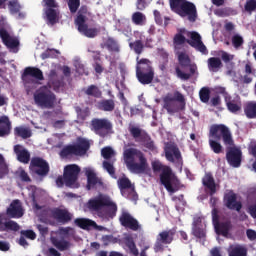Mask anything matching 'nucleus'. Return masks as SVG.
<instances>
[{
    "label": "nucleus",
    "mask_w": 256,
    "mask_h": 256,
    "mask_svg": "<svg viewBox=\"0 0 256 256\" xmlns=\"http://www.w3.org/2000/svg\"><path fill=\"white\" fill-rule=\"evenodd\" d=\"M14 135L15 137H21L22 139H29L31 137V129L23 127V126H17L14 128Z\"/></svg>",
    "instance_id": "37998d69"
},
{
    "label": "nucleus",
    "mask_w": 256,
    "mask_h": 256,
    "mask_svg": "<svg viewBox=\"0 0 256 256\" xmlns=\"http://www.w3.org/2000/svg\"><path fill=\"white\" fill-rule=\"evenodd\" d=\"M192 235L196 237L197 239H205L207 237V232L203 228V226L200 227H192Z\"/></svg>",
    "instance_id": "6e6d98bb"
},
{
    "label": "nucleus",
    "mask_w": 256,
    "mask_h": 256,
    "mask_svg": "<svg viewBox=\"0 0 256 256\" xmlns=\"http://www.w3.org/2000/svg\"><path fill=\"white\" fill-rule=\"evenodd\" d=\"M34 101L38 107L53 109L57 101V96H55V93H53L47 86H42L34 93Z\"/></svg>",
    "instance_id": "39448f33"
},
{
    "label": "nucleus",
    "mask_w": 256,
    "mask_h": 256,
    "mask_svg": "<svg viewBox=\"0 0 256 256\" xmlns=\"http://www.w3.org/2000/svg\"><path fill=\"white\" fill-rule=\"evenodd\" d=\"M191 40H187V43L190 44L191 47L196 49V51H199L203 55H207L209 51L207 50V46L203 44V41L201 40V35L197 32H192L190 35Z\"/></svg>",
    "instance_id": "a211bd4d"
},
{
    "label": "nucleus",
    "mask_w": 256,
    "mask_h": 256,
    "mask_svg": "<svg viewBox=\"0 0 256 256\" xmlns=\"http://www.w3.org/2000/svg\"><path fill=\"white\" fill-rule=\"evenodd\" d=\"M209 137H212L215 141H223L224 145L233 147L235 142L229 128L223 124H214L210 127Z\"/></svg>",
    "instance_id": "423d86ee"
},
{
    "label": "nucleus",
    "mask_w": 256,
    "mask_h": 256,
    "mask_svg": "<svg viewBox=\"0 0 256 256\" xmlns=\"http://www.w3.org/2000/svg\"><path fill=\"white\" fill-rule=\"evenodd\" d=\"M244 10L250 15L253 11H256V0H248L244 5Z\"/></svg>",
    "instance_id": "69168bd1"
},
{
    "label": "nucleus",
    "mask_w": 256,
    "mask_h": 256,
    "mask_svg": "<svg viewBox=\"0 0 256 256\" xmlns=\"http://www.w3.org/2000/svg\"><path fill=\"white\" fill-rule=\"evenodd\" d=\"M228 256H247V248L242 245L232 246L228 251Z\"/></svg>",
    "instance_id": "a18cd8bd"
},
{
    "label": "nucleus",
    "mask_w": 256,
    "mask_h": 256,
    "mask_svg": "<svg viewBox=\"0 0 256 256\" xmlns=\"http://www.w3.org/2000/svg\"><path fill=\"white\" fill-rule=\"evenodd\" d=\"M99 109L107 112L115 111V101L113 99L102 100L99 103Z\"/></svg>",
    "instance_id": "de8ad7c7"
},
{
    "label": "nucleus",
    "mask_w": 256,
    "mask_h": 256,
    "mask_svg": "<svg viewBox=\"0 0 256 256\" xmlns=\"http://www.w3.org/2000/svg\"><path fill=\"white\" fill-rule=\"evenodd\" d=\"M82 91L87 97H93V99H101L103 92L98 88L97 85L91 84L87 88H83Z\"/></svg>",
    "instance_id": "f704fd0d"
},
{
    "label": "nucleus",
    "mask_w": 256,
    "mask_h": 256,
    "mask_svg": "<svg viewBox=\"0 0 256 256\" xmlns=\"http://www.w3.org/2000/svg\"><path fill=\"white\" fill-rule=\"evenodd\" d=\"M0 39L12 53H19V38L9 34V24L5 20H0Z\"/></svg>",
    "instance_id": "0eeeda50"
},
{
    "label": "nucleus",
    "mask_w": 256,
    "mask_h": 256,
    "mask_svg": "<svg viewBox=\"0 0 256 256\" xmlns=\"http://www.w3.org/2000/svg\"><path fill=\"white\" fill-rule=\"evenodd\" d=\"M226 107L230 113H239L241 110V100L233 99L231 96L225 99Z\"/></svg>",
    "instance_id": "c9c22d12"
},
{
    "label": "nucleus",
    "mask_w": 256,
    "mask_h": 256,
    "mask_svg": "<svg viewBox=\"0 0 256 256\" xmlns=\"http://www.w3.org/2000/svg\"><path fill=\"white\" fill-rule=\"evenodd\" d=\"M165 157L167 161H183L181 150L174 143L168 144L165 147Z\"/></svg>",
    "instance_id": "aec40b11"
},
{
    "label": "nucleus",
    "mask_w": 256,
    "mask_h": 256,
    "mask_svg": "<svg viewBox=\"0 0 256 256\" xmlns=\"http://www.w3.org/2000/svg\"><path fill=\"white\" fill-rule=\"evenodd\" d=\"M125 164L127 169L131 171V173H136L137 175H141L149 171V164L147 163V161H126Z\"/></svg>",
    "instance_id": "6ab92c4d"
},
{
    "label": "nucleus",
    "mask_w": 256,
    "mask_h": 256,
    "mask_svg": "<svg viewBox=\"0 0 256 256\" xmlns=\"http://www.w3.org/2000/svg\"><path fill=\"white\" fill-rule=\"evenodd\" d=\"M152 170L155 175L160 173V183L165 187V189L169 193H175V188H173V170L171 167L164 165L160 161H153L152 162Z\"/></svg>",
    "instance_id": "7ed1b4c3"
},
{
    "label": "nucleus",
    "mask_w": 256,
    "mask_h": 256,
    "mask_svg": "<svg viewBox=\"0 0 256 256\" xmlns=\"http://www.w3.org/2000/svg\"><path fill=\"white\" fill-rule=\"evenodd\" d=\"M29 169L31 173L39 175V177H47L49 175V163L47 161H31Z\"/></svg>",
    "instance_id": "dca6fc26"
},
{
    "label": "nucleus",
    "mask_w": 256,
    "mask_h": 256,
    "mask_svg": "<svg viewBox=\"0 0 256 256\" xmlns=\"http://www.w3.org/2000/svg\"><path fill=\"white\" fill-rule=\"evenodd\" d=\"M6 213L8 217H12V219H19L23 217V208L21 207V202L19 200H14L10 204L9 208H7Z\"/></svg>",
    "instance_id": "a878e982"
},
{
    "label": "nucleus",
    "mask_w": 256,
    "mask_h": 256,
    "mask_svg": "<svg viewBox=\"0 0 256 256\" xmlns=\"http://www.w3.org/2000/svg\"><path fill=\"white\" fill-rule=\"evenodd\" d=\"M13 153L17 161H31V152L21 144L13 146Z\"/></svg>",
    "instance_id": "393cba45"
},
{
    "label": "nucleus",
    "mask_w": 256,
    "mask_h": 256,
    "mask_svg": "<svg viewBox=\"0 0 256 256\" xmlns=\"http://www.w3.org/2000/svg\"><path fill=\"white\" fill-rule=\"evenodd\" d=\"M163 103V107L167 110V113H169V115L179 113V111H185V107L187 105L185 101V96L179 91H175L173 94L168 93L164 97Z\"/></svg>",
    "instance_id": "20e7f679"
},
{
    "label": "nucleus",
    "mask_w": 256,
    "mask_h": 256,
    "mask_svg": "<svg viewBox=\"0 0 256 256\" xmlns=\"http://www.w3.org/2000/svg\"><path fill=\"white\" fill-rule=\"evenodd\" d=\"M200 101H202V103H209V99L211 97V91H209L208 88H202L200 90Z\"/></svg>",
    "instance_id": "680f3d73"
},
{
    "label": "nucleus",
    "mask_w": 256,
    "mask_h": 256,
    "mask_svg": "<svg viewBox=\"0 0 256 256\" xmlns=\"http://www.w3.org/2000/svg\"><path fill=\"white\" fill-rule=\"evenodd\" d=\"M59 234L62 235V237H69V235H74L75 230L71 227H62L59 229Z\"/></svg>",
    "instance_id": "774afa93"
},
{
    "label": "nucleus",
    "mask_w": 256,
    "mask_h": 256,
    "mask_svg": "<svg viewBox=\"0 0 256 256\" xmlns=\"http://www.w3.org/2000/svg\"><path fill=\"white\" fill-rule=\"evenodd\" d=\"M79 173H81V168L75 164L67 165L64 168V180L66 187H79Z\"/></svg>",
    "instance_id": "ddd939ff"
},
{
    "label": "nucleus",
    "mask_w": 256,
    "mask_h": 256,
    "mask_svg": "<svg viewBox=\"0 0 256 256\" xmlns=\"http://www.w3.org/2000/svg\"><path fill=\"white\" fill-rule=\"evenodd\" d=\"M214 229L217 235H222V237H228L229 231L233 229V224H231V221L220 222L214 226Z\"/></svg>",
    "instance_id": "c756f323"
},
{
    "label": "nucleus",
    "mask_w": 256,
    "mask_h": 256,
    "mask_svg": "<svg viewBox=\"0 0 256 256\" xmlns=\"http://www.w3.org/2000/svg\"><path fill=\"white\" fill-rule=\"evenodd\" d=\"M173 12L180 15V17H188L191 23L197 21V7L187 0L180 4Z\"/></svg>",
    "instance_id": "f8f14e48"
},
{
    "label": "nucleus",
    "mask_w": 256,
    "mask_h": 256,
    "mask_svg": "<svg viewBox=\"0 0 256 256\" xmlns=\"http://www.w3.org/2000/svg\"><path fill=\"white\" fill-rule=\"evenodd\" d=\"M202 185H204L205 191L206 193L208 192V195H210V197H213V195L217 193V184L215 183V178H213V174L206 173L202 178Z\"/></svg>",
    "instance_id": "412c9836"
},
{
    "label": "nucleus",
    "mask_w": 256,
    "mask_h": 256,
    "mask_svg": "<svg viewBox=\"0 0 256 256\" xmlns=\"http://www.w3.org/2000/svg\"><path fill=\"white\" fill-rule=\"evenodd\" d=\"M88 12L87 6H81L78 10V15L75 19V25H79L81 23H87V16H85Z\"/></svg>",
    "instance_id": "3c124183"
},
{
    "label": "nucleus",
    "mask_w": 256,
    "mask_h": 256,
    "mask_svg": "<svg viewBox=\"0 0 256 256\" xmlns=\"http://www.w3.org/2000/svg\"><path fill=\"white\" fill-rule=\"evenodd\" d=\"M209 145L216 154L223 153V146L216 140H209Z\"/></svg>",
    "instance_id": "e2e57ef3"
},
{
    "label": "nucleus",
    "mask_w": 256,
    "mask_h": 256,
    "mask_svg": "<svg viewBox=\"0 0 256 256\" xmlns=\"http://www.w3.org/2000/svg\"><path fill=\"white\" fill-rule=\"evenodd\" d=\"M244 73L245 75L242 78L244 85H249L250 83H253V77H255L256 75V69L253 68L251 62L245 64Z\"/></svg>",
    "instance_id": "7c9ffc66"
},
{
    "label": "nucleus",
    "mask_w": 256,
    "mask_h": 256,
    "mask_svg": "<svg viewBox=\"0 0 256 256\" xmlns=\"http://www.w3.org/2000/svg\"><path fill=\"white\" fill-rule=\"evenodd\" d=\"M101 155L106 161H111L115 160V157H117V152H115L111 146H106L101 149Z\"/></svg>",
    "instance_id": "49530a36"
},
{
    "label": "nucleus",
    "mask_w": 256,
    "mask_h": 256,
    "mask_svg": "<svg viewBox=\"0 0 256 256\" xmlns=\"http://www.w3.org/2000/svg\"><path fill=\"white\" fill-rule=\"evenodd\" d=\"M84 173L87 179V191H91V189H95V187H104L105 183H103V179L97 176L95 170L92 168H85Z\"/></svg>",
    "instance_id": "2eb2a0df"
},
{
    "label": "nucleus",
    "mask_w": 256,
    "mask_h": 256,
    "mask_svg": "<svg viewBox=\"0 0 256 256\" xmlns=\"http://www.w3.org/2000/svg\"><path fill=\"white\" fill-rule=\"evenodd\" d=\"M46 21L49 25H55L59 23V12L55 8L45 9Z\"/></svg>",
    "instance_id": "4c0bfd02"
},
{
    "label": "nucleus",
    "mask_w": 256,
    "mask_h": 256,
    "mask_svg": "<svg viewBox=\"0 0 256 256\" xmlns=\"http://www.w3.org/2000/svg\"><path fill=\"white\" fill-rule=\"evenodd\" d=\"M51 243L58 249V251H67L71 247V243L67 240H60L59 238L52 237Z\"/></svg>",
    "instance_id": "a19ab883"
},
{
    "label": "nucleus",
    "mask_w": 256,
    "mask_h": 256,
    "mask_svg": "<svg viewBox=\"0 0 256 256\" xmlns=\"http://www.w3.org/2000/svg\"><path fill=\"white\" fill-rule=\"evenodd\" d=\"M91 149V142L87 138H77L76 144H69L62 148L60 151V157L62 159H67L75 155V157H85L87 152Z\"/></svg>",
    "instance_id": "f03ea898"
},
{
    "label": "nucleus",
    "mask_w": 256,
    "mask_h": 256,
    "mask_svg": "<svg viewBox=\"0 0 256 256\" xmlns=\"http://www.w3.org/2000/svg\"><path fill=\"white\" fill-rule=\"evenodd\" d=\"M22 80L25 85H35L37 81H45L43 71L37 67L28 66L22 73Z\"/></svg>",
    "instance_id": "9b49d317"
},
{
    "label": "nucleus",
    "mask_w": 256,
    "mask_h": 256,
    "mask_svg": "<svg viewBox=\"0 0 256 256\" xmlns=\"http://www.w3.org/2000/svg\"><path fill=\"white\" fill-rule=\"evenodd\" d=\"M243 43H245L243 36L239 34H235L232 36V45L234 49H241V47H243Z\"/></svg>",
    "instance_id": "13d9d810"
},
{
    "label": "nucleus",
    "mask_w": 256,
    "mask_h": 256,
    "mask_svg": "<svg viewBox=\"0 0 256 256\" xmlns=\"http://www.w3.org/2000/svg\"><path fill=\"white\" fill-rule=\"evenodd\" d=\"M8 9L11 15H17L21 11V4L17 0H11L8 3Z\"/></svg>",
    "instance_id": "5fc2aeb1"
},
{
    "label": "nucleus",
    "mask_w": 256,
    "mask_h": 256,
    "mask_svg": "<svg viewBox=\"0 0 256 256\" xmlns=\"http://www.w3.org/2000/svg\"><path fill=\"white\" fill-rule=\"evenodd\" d=\"M119 222L122 227L130 229L131 231H141V224L129 212H122L119 217Z\"/></svg>",
    "instance_id": "4468645a"
},
{
    "label": "nucleus",
    "mask_w": 256,
    "mask_h": 256,
    "mask_svg": "<svg viewBox=\"0 0 256 256\" xmlns=\"http://www.w3.org/2000/svg\"><path fill=\"white\" fill-rule=\"evenodd\" d=\"M19 229V224L17 222L10 220L8 222H3L0 220V232L3 233L5 231H17Z\"/></svg>",
    "instance_id": "79ce46f5"
},
{
    "label": "nucleus",
    "mask_w": 256,
    "mask_h": 256,
    "mask_svg": "<svg viewBox=\"0 0 256 256\" xmlns=\"http://www.w3.org/2000/svg\"><path fill=\"white\" fill-rule=\"evenodd\" d=\"M128 131L135 141L140 139V141L144 143V146L146 149H149V151H155L157 149V147H155V142L151 140V136H149L145 130H142L137 126H130Z\"/></svg>",
    "instance_id": "1a4fd4ad"
},
{
    "label": "nucleus",
    "mask_w": 256,
    "mask_h": 256,
    "mask_svg": "<svg viewBox=\"0 0 256 256\" xmlns=\"http://www.w3.org/2000/svg\"><path fill=\"white\" fill-rule=\"evenodd\" d=\"M117 183L122 195L126 189H131V180L127 177L119 178Z\"/></svg>",
    "instance_id": "603ef678"
},
{
    "label": "nucleus",
    "mask_w": 256,
    "mask_h": 256,
    "mask_svg": "<svg viewBox=\"0 0 256 256\" xmlns=\"http://www.w3.org/2000/svg\"><path fill=\"white\" fill-rule=\"evenodd\" d=\"M104 47H106V49L110 51V53H119V51H121L119 42H117V40L112 37L107 38L106 42L104 43Z\"/></svg>",
    "instance_id": "ea45409f"
},
{
    "label": "nucleus",
    "mask_w": 256,
    "mask_h": 256,
    "mask_svg": "<svg viewBox=\"0 0 256 256\" xmlns=\"http://www.w3.org/2000/svg\"><path fill=\"white\" fill-rule=\"evenodd\" d=\"M78 27L79 33L84 35V37H87L88 39H95L97 35H99V29L98 28H89V25H87L86 22H82L80 24H76Z\"/></svg>",
    "instance_id": "bb28decb"
},
{
    "label": "nucleus",
    "mask_w": 256,
    "mask_h": 256,
    "mask_svg": "<svg viewBox=\"0 0 256 256\" xmlns=\"http://www.w3.org/2000/svg\"><path fill=\"white\" fill-rule=\"evenodd\" d=\"M242 157H243V152H241V149L237 147L228 148L226 153L227 161H241Z\"/></svg>",
    "instance_id": "e433bc0d"
},
{
    "label": "nucleus",
    "mask_w": 256,
    "mask_h": 256,
    "mask_svg": "<svg viewBox=\"0 0 256 256\" xmlns=\"http://www.w3.org/2000/svg\"><path fill=\"white\" fill-rule=\"evenodd\" d=\"M244 113L248 119H256V102H248L244 106Z\"/></svg>",
    "instance_id": "c03bdc74"
},
{
    "label": "nucleus",
    "mask_w": 256,
    "mask_h": 256,
    "mask_svg": "<svg viewBox=\"0 0 256 256\" xmlns=\"http://www.w3.org/2000/svg\"><path fill=\"white\" fill-rule=\"evenodd\" d=\"M9 175V165L5 161H0V179Z\"/></svg>",
    "instance_id": "338daca9"
},
{
    "label": "nucleus",
    "mask_w": 256,
    "mask_h": 256,
    "mask_svg": "<svg viewBox=\"0 0 256 256\" xmlns=\"http://www.w3.org/2000/svg\"><path fill=\"white\" fill-rule=\"evenodd\" d=\"M145 72V71H155V69H153V63L151 62V60L147 59V58H139V56H137L136 58V72Z\"/></svg>",
    "instance_id": "cd10ccee"
},
{
    "label": "nucleus",
    "mask_w": 256,
    "mask_h": 256,
    "mask_svg": "<svg viewBox=\"0 0 256 256\" xmlns=\"http://www.w3.org/2000/svg\"><path fill=\"white\" fill-rule=\"evenodd\" d=\"M103 169H105V171H107V173L110 175V177H112L113 179H117V174H115V166L113 165V162L104 161Z\"/></svg>",
    "instance_id": "864d4df0"
},
{
    "label": "nucleus",
    "mask_w": 256,
    "mask_h": 256,
    "mask_svg": "<svg viewBox=\"0 0 256 256\" xmlns=\"http://www.w3.org/2000/svg\"><path fill=\"white\" fill-rule=\"evenodd\" d=\"M61 85H63V82L61 81V79H59L57 70H50L48 74V83L45 87H47L48 89H53L54 91H59V89H61Z\"/></svg>",
    "instance_id": "b1692460"
},
{
    "label": "nucleus",
    "mask_w": 256,
    "mask_h": 256,
    "mask_svg": "<svg viewBox=\"0 0 256 256\" xmlns=\"http://www.w3.org/2000/svg\"><path fill=\"white\" fill-rule=\"evenodd\" d=\"M74 67L76 69V73H79L80 75H86L88 76L89 75V69H87L85 67V64L79 62V61H76L74 63Z\"/></svg>",
    "instance_id": "bf43d9fd"
},
{
    "label": "nucleus",
    "mask_w": 256,
    "mask_h": 256,
    "mask_svg": "<svg viewBox=\"0 0 256 256\" xmlns=\"http://www.w3.org/2000/svg\"><path fill=\"white\" fill-rule=\"evenodd\" d=\"M207 67L210 73H218L220 69H223V61L219 57H210L207 60Z\"/></svg>",
    "instance_id": "2f4dec72"
},
{
    "label": "nucleus",
    "mask_w": 256,
    "mask_h": 256,
    "mask_svg": "<svg viewBox=\"0 0 256 256\" xmlns=\"http://www.w3.org/2000/svg\"><path fill=\"white\" fill-rule=\"evenodd\" d=\"M90 129L95 135L105 138L113 132V123L107 118H94L90 122Z\"/></svg>",
    "instance_id": "6e6552de"
},
{
    "label": "nucleus",
    "mask_w": 256,
    "mask_h": 256,
    "mask_svg": "<svg viewBox=\"0 0 256 256\" xmlns=\"http://www.w3.org/2000/svg\"><path fill=\"white\" fill-rule=\"evenodd\" d=\"M80 6L81 0H68V7L70 13H75L76 11H78Z\"/></svg>",
    "instance_id": "0e129e2a"
},
{
    "label": "nucleus",
    "mask_w": 256,
    "mask_h": 256,
    "mask_svg": "<svg viewBox=\"0 0 256 256\" xmlns=\"http://www.w3.org/2000/svg\"><path fill=\"white\" fill-rule=\"evenodd\" d=\"M175 233H177V230L175 228L160 232L154 244L155 253L164 251L165 247L163 245H171L173 243V240L175 239Z\"/></svg>",
    "instance_id": "9d476101"
},
{
    "label": "nucleus",
    "mask_w": 256,
    "mask_h": 256,
    "mask_svg": "<svg viewBox=\"0 0 256 256\" xmlns=\"http://www.w3.org/2000/svg\"><path fill=\"white\" fill-rule=\"evenodd\" d=\"M87 207L91 213H95L100 219H113L117 215V204L109 196L99 195L90 199Z\"/></svg>",
    "instance_id": "f257e3e1"
},
{
    "label": "nucleus",
    "mask_w": 256,
    "mask_h": 256,
    "mask_svg": "<svg viewBox=\"0 0 256 256\" xmlns=\"http://www.w3.org/2000/svg\"><path fill=\"white\" fill-rule=\"evenodd\" d=\"M11 135V121L8 116L0 117V137Z\"/></svg>",
    "instance_id": "72a5a7b5"
},
{
    "label": "nucleus",
    "mask_w": 256,
    "mask_h": 256,
    "mask_svg": "<svg viewBox=\"0 0 256 256\" xmlns=\"http://www.w3.org/2000/svg\"><path fill=\"white\" fill-rule=\"evenodd\" d=\"M54 219L62 223L63 225L69 223L73 219V214L67 209L56 208L52 211Z\"/></svg>",
    "instance_id": "4be33fe9"
},
{
    "label": "nucleus",
    "mask_w": 256,
    "mask_h": 256,
    "mask_svg": "<svg viewBox=\"0 0 256 256\" xmlns=\"http://www.w3.org/2000/svg\"><path fill=\"white\" fill-rule=\"evenodd\" d=\"M125 245L128 247L130 253L134 256H139V249H137V245L135 244V240L133 237L128 236L125 238Z\"/></svg>",
    "instance_id": "8fccbe9b"
},
{
    "label": "nucleus",
    "mask_w": 256,
    "mask_h": 256,
    "mask_svg": "<svg viewBox=\"0 0 256 256\" xmlns=\"http://www.w3.org/2000/svg\"><path fill=\"white\" fill-rule=\"evenodd\" d=\"M224 203L227 209L231 211H241L243 209V204L237 201V194L235 192L230 191L224 195Z\"/></svg>",
    "instance_id": "f3484780"
},
{
    "label": "nucleus",
    "mask_w": 256,
    "mask_h": 256,
    "mask_svg": "<svg viewBox=\"0 0 256 256\" xmlns=\"http://www.w3.org/2000/svg\"><path fill=\"white\" fill-rule=\"evenodd\" d=\"M178 61L181 67H189L191 65V59L185 52H181L178 55Z\"/></svg>",
    "instance_id": "4d7b16f0"
},
{
    "label": "nucleus",
    "mask_w": 256,
    "mask_h": 256,
    "mask_svg": "<svg viewBox=\"0 0 256 256\" xmlns=\"http://www.w3.org/2000/svg\"><path fill=\"white\" fill-rule=\"evenodd\" d=\"M74 224L76 225V227L84 229L85 231H89V229L97 227V223L95 221L87 218H76L74 220Z\"/></svg>",
    "instance_id": "473e14b6"
},
{
    "label": "nucleus",
    "mask_w": 256,
    "mask_h": 256,
    "mask_svg": "<svg viewBox=\"0 0 256 256\" xmlns=\"http://www.w3.org/2000/svg\"><path fill=\"white\" fill-rule=\"evenodd\" d=\"M131 51L136 55H141L145 51V44L143 43V38L140 36V39L135 40L134 42L129 43Z\"/></svg>",
    "instance_id": "58836bf2"
},
{
    "label": "nucleus",
    "mask_w": 256,
    "mask_h": 256,
    "mask_svg": "<svg viewBox=\"0 0 256 256\" xmlns=\"http://www.w3.org/2000/svg\"><path fill=\"white\" fill-rule=\"evenodd\" d=\"M57 55H59L58 50L47 49L46 51H44L41 54V59H43V60H45V59H55V57H57Z\"/></svg>",
    "instance_id": "052dcab7"
},
{
    "label": "nucleus",
    "mask_w": 256,
    "mask_h": 256,
    "mask_svg": "<svg viewBox=\"0 0 256 256\" xmlns=\"http://www.w3.org/2000/svg\"><path fill=\"white\" fill-rule=\"evenodd\" d=\"M136 77L141 85H150L155 79V71L136 72Z\"/></svg>",
    "instance_id": "c85d7f7f"
},
{
    "label": "nucleus",
    "mask_w": 256,
    "mask_h": 256,
    "mask_svg": "<svg viewBox=\"0 0 256 256\" xmlns=\"http://www.w3.org/2000/svg\"><path fill=\"white\" fill-rule=\"evenodd\" d=\"M123 157L125 161H135L137 159L138 161H147L143 152L137 148L125 149L123 152Z\"/></svg>",
    "instance_id": "5701e85b"
},
{
    "label": "nucleus",
    "mask_w": 256,
    "mask_h": 256,
    "mask_svg": "<svg viewBox=\"0 0 256 256\" xmlns=\"http://www.w3.org/2000/svg\"><path fill=\"white\" fill-rule=\"evenodd\" d=\"M132 23H134V25L143 26L147 23V16L142 12H134L132 14Z\"/></svg>",
    "instance_id": "09e8293b"
}]
</instances>
